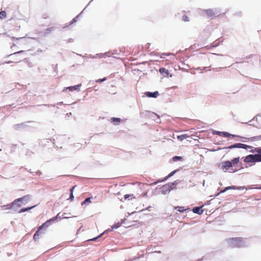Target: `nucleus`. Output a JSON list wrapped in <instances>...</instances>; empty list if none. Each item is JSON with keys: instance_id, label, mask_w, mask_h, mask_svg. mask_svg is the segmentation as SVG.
Here are the masks:
<instances>
[{"instance_id": "obj_11", "label": "nucleus", "mask_w": 261, "mask_h": 261, "mask_svg": "<svg viewBox=\"0 0 261 261\" xmlns=\"http://www.w3.org/2000/svg\"><path fill=\"white\" fill-rule=\"evenodd\" d=\"M81 86V84H79L74 86L68 87L66 88V89H68L70 91H73L74 90L79 91Z\"/></svg>"}, {"instance_id": "obj_32", "label": "nucleus", "mask_w": 261, "mask_h": 261, "mask_svg": "<svg viewBox=\"0 0 261 261\" xmlns=\"http://www.w3.org/2000/svg\"><path fill=\"white\" fill-rule=\"evenodd\" d=\"M53 30H54V28L51 27V28H50L47 29L46 30V31H53Z\"/></svg>"}, {"instance_id": "obj_27", "label": "nucleus", "mask_w": 261, "mask_h": 261, "mask_svg": "<svg viewBox=\"0 0 261 261\" xmlns=\"http://www.w3.org/2000/svg\"><path fill=\"white\" fill-rule=\"evenodd\" d=\"M107 80V77H104L103 79H98V80H96V82L97 83H100V82H102L103 81H105Z\"/></svg>"}, {"instance_id": "obj_10", "label": "nucleus", "mask_w": 261, "mask_h": 261, "mask_svg": "<svg viewBox=\"0 0 261 261\" xmlns=\"http://www.w3.org/2000/svg\"><path fill=\"white\" fill-rule=\"evenodd\" d=\"M202 206L195 207L193 208L192 211L195 214L201 215L203 213V210H202Z\"/></svg>"}, {"instance_id": "obj_18", "label": "nucleus", "mask_w": 261, "mask_h": 261, "mask_svg": "<svg viewBox=\"0 0 261 261\" xmlns=\"http://www.w3.org/2000/svg\"><path fill=\"white\" fill-rule=\"evenodd\" d=\"M188 136L186 134H184V135H182L181 136H177V139L180 140V141H182L185 139H186L187 138H188Z\"/></svg>"}, {"instance_id": "obj_30", "label": "nucleus", "mask_w": 261, "mask_h": 261, "mask_svg": "<svg viewBox=\"0 0 261 261\" xmlns=\"http://www.w3.org/2000/svg\"><path fill=\"white\" fill-rule=\"evenodd\" d=\"M102 234H100V235H99L98 237H96V238H93V239H91V241H95V240H96L97 239V238L100 237L102 236Z\"/></svg>"}, {"instance_id": "obj_26", "label": "nucleus", "mask_w": 261, "mask_h": 261, "mask_svg": "<svg viewBox=\"0 0 261 261\" xmlns=\"http://www.w3.org/2000/svg\"><path fill=\"white\" fill-rule=\"evenodd\" d=\"M233 189L231 187H226L224 190L221 191L220 193H224L226 192L227 190Z\"/></svg>"}, {"instance_id": "obj_3", "label": "nucleus", "mask_w": 261, "mask_h": 261, "mask_svg": "<svg viewBox=\"0 0 261 261\" xmlns=\"http://www.w3.org/2000/svg\"><path fill=\"white\" fill-rule=\"evenodd\" d=\"M22 52H23V50H20V51H18L12 54L11 55H13L14 58H13L12 60L5 61V63H7V64H9L10 63H17V62H20L21 61V58H17L18 54H19L21 53H22Z\"/></svg>"}, {"instance_id": "obj_33", "label": "nucleus", "mask_w": 261, "mask_h": 261, "mask_svg": "<svg viewBox=\"0 0 261 261\" xmlns=\"http://www.w3.org/2000/svg\"><path fill=\"white\" fill-rule=\"evenodd\" d=\"M131 196V195H127V194L125 195H124V198H125V199H126L127 198H128V197H129V196Z\"/></svg>"}, {"instance_id": "obj_21", "label": "nucleus", "mask_w": 261, "mask_h": 261, "mask_svg": "<svg viewBox=\"0 0 261 261\" xmlns=\"http://www.w3.org/2000/svg\"><path fill=\"white\" fill-rule=\"evenodd\" d=\"M75 188V186L73 187L71 189H70V192H71V195L70 196V197H69V199L72 200H73V198H74V196L73 195V189L74 188Z\"/></svg>"}, {"instance_id": "obj_13", "label": "nucleus", "mask_w": 261, "mask_h": 261, "mask_svg": "<svg viewBox=\"0 0 261 261\" xmlns=\"http://www.w3.org/2000/svg\"><path fill=\"white\" fill-rule=\"evenodd\" d=\"M174 208L175 210H177L178 212H179L180 213H183L188 209V208H185V207H184V206H179L174 207Z\"/></svg>"}, {"instance_id": "obj_14", "label": "nucleus", "mask_w": 261, "mask_h": 261, "mask_svg": "<svg viewBox=\"0 0 261 261\" xmlns=\"http://www.w3.org/2000/svg\"><path fill=\"white\" fill-rule=\"evenodd\" d=\"M239 160H240L239 157L234 158L233 160H232L230 161V163L231 164V166L232 167L233 166H234L236 164H237L239 163Z\"/></svg>"}, {"instance_id": "obj_19", "label": "nucleus", "mask_w": 261, "mask_h": 261, "mask_svg": "<svg viewBox=\"0 0 261 261\" xmlns=\"http://www.w3.org/2000/svg\"><path fill=\"white\" fill-rule=\"evenodd\" d=\"M7 16V13L5 11H2L0 12V19H4Z\"/></svg>"}, {"instance_id": "obj_25", "label": "nucleus", "mask_w": 261, "mask_h": 261, "mask_svg": "<svg viewBox=\"0 0 261 261\" xmlns=\"http://www.w3.org/2000/svg\"><path fill=\"white\" fill-rule=\"evenodd\" d=\"M12 204H8V205H4L3 207H5V210H8V209H10L11 208L12 206Z\"/></svg>"}, {"instance_id": "obj_4", "label": "nucleus", "mask_w": 261, "mask_h": 261, "mask_svg": "<svg viewBox=\"0 0 261 261\" xmlns=\"http://www.w3.org/2000/svg\"><path fill=\"white\" fill-rule=\"evenodd\" d=\"M30 196L27 195L21 198L15 199L12 203V204H16L18 202H22L23 204H27L30 200Z\"/></svg>"}, {"instance_id": "obj_22", "label": "nucleus", "mask_w": 261, "mask_h": 261, "mask_svg": "<svg viewBox=\"0 0 261 261\" xmlns=\"http://www.w3.org/2000/svg\"><path fill=\"white\" fill-rule=\"evenodd\" d=\"M23 125H24V123H21L15 124L14 126V127H15V129H18V128H20L21 126H23Z\"/></svg>"}, {"instance_id": "obj_36", "label": "nucleus", "mask_w": 261, "mask_h": 261, "mask_svg": "<svg viewBox=\"0 0 261 261\" xmlns=\"http://www.w3.org/2000/svg\"><path fill=\"white\" fill-rule=\"evenodd\" d=\"M258 189H261V187H260L258 188Z\"/></svg>"}, {"instance_id": "obj_31", "label": "nucleus", "mask_w": 261, "mask_h": 261, "mask_svg": "<svg viewBox=\"0 0 261 261\" xmlns=\"http://www.w3.org/2000/svg\"><path fill=\"white\" fill-rule=\"evenodd\" d=\"M221 133H222V132H218V131H217V132H216V134H217V135H219V136H220L222 135V134H221Z\"/></svg>"}, {"instance_id": "obj_1", "label": "nucleus", "mask_w": 261, "mask_h": 261, "mask_svg": "<svg viewBox=\"0 0 261 261\" xmlns=\"http://www.w3.org/2000/svg\"><path fill=\"white\" fill-rule=\"evenodd\" d=\"M253 152H257L258 154H250L246 156L244 159L245 163L261 162V148H255Z\"/></svg>"}, {"instance_id": "obj_16", "label": "nucleus", "mask_w": 261, "mask_h": 261, "mask_svg": "<svg viewBox=\"0 0 261 261\" xmlns=\"http://www.w3.org/2000/svg\"><path fill=\"white\" fill-rule=\"evenodd\" d=\"M92 197H88L86 198L84 201L82 202V205H88L91 202V199Z\"/></svg>"}, {"instance_id": "obj_17", "label": "nucleus", "mask_w": 261, "mask_h": 261, "mask_svg": "<svg viewBox=\"0 0 261 261\" xmlns=\"http://www.w3.org/2000/svg\"><path fill=\"white\" fill-rule=\"evenodd\" d=\"M35 206L36 205H34V206H31L29 207H27V208H23L19 211V213H21L28 211L29 210H30L32 209L33 208H34Z\"/></svg>"}, {"instance_id": "obj_35", "label": "nucleus", "mask_w": 261, "mask_h": 261, "mask_svg": "<svg viewBox=\"0 0 261 261\" xmlns=\"http://www.w3.org/2000/svg\"><path fill=\"white\" fill-rule=\"evenodd\" d=\"M117 227H118V226H113V227H112V228H117Z\"/></svg>"}, {"instance_id": "obj_24", "label": "nucleus", "mask_w": 261, "mask_h": 261, "mask_svg": "<svg viewBox=\"0 0 261 261\" xmlns=\"http://www.w3.org/2000/svg\"><path fill=\"white\" fill-rule=\"evenodd\" d=\"M177 171V170H174V171H173L172 172H171L167 177L166 178H165V180L167 179L168 177L173 175L174 174V173Z\"/></svg>"}, {"instance_id": "obj_7", "label": "nucleus", "mask_w": 261, "mask_h": 261, "mask_svg": "<svg viewBox=\"0 0 261 261\" xmlns=\"http://www.w3.org/2000/svg\"><path fill=\"white\" fill-rule=\"evenodd\" d=\"M231 167L230 161H227L221 163V169L226 171Z\"/></svg>"}, {"instance_id": "obj_20", "label": "nucleus", "mask_w": 261, "mask_h": 261, "mask_svg": "<svg viewBox=\"0 0 261 261\" xmlns=\"http://www.w3.org/2000/svg\"><path fill=\"white\" fill-rule=\"evenodd\" d=\"M182 159V157L179 156H175L173 157V158H172V160L174 162H176L177 161H181Z\"/></svg>"}, {"instance_id": "obj_29", "label": "nucleus", "mask_w": 261, "mask_h": 261, "mask_svg": "<svg viewBox=\"0 0 261 261\" xmlns=\"http://www.w3.org/2000/svg\"><path fill=\"white\" fill-rule=\"evenodd\" d=\"M165 70H166V69L164 68L160 69V72H164Z\"/></svg>"}, {"instance_id": "obj_15", "label": "nucleus", "mask_w": 261, "mask_h": 261, "mask_svg": "<svg viewBox=\"0 0 261 261\" xmlns=\"http://www.w3.org/2000/svg\"><path fill=\"white\" fill-rule=\"evenodd\" d=\"M221 134H222V135L221 136H223L224 137H230V136H232V137H234L236 136V135H231L230 134H229L227 132H222Z\"/></svg>"}, {"instance_id": "obj_12", "label": "nucleus", "mask_w": 261, "mask_h": 261, "mask_svg": "<svg viewBox=\"0 0 261 261\" xmlns=\"http://www.w3.org/2000/svg\"><path fill=\"white\" fill-rule=\"evenodd\" d=\"M111 121L114 124L116 125L120 122L121 119L119 118L113 117L111 118Z\"/></svg>"}, {"instance_id": "obj_8", "label": "nucleus", "mask_w": 261, "mask_h": 261, "mask_svg": "<svg viewBox=\"0 0 261 261\" xmlns=\"http://www.w3.org/2000/svg\"><path fill=\"white\" fill-rule=\"evenodd\" d=\"M250 147L248 146L246 144H242V143H237L235 144H233L232 145H231L227 147L228 149H232L234 148H241L244 149H247L248 148H249Z\"/></svg>"}, {"instance_id": "obj_2", "label": "nucleus", "mask_w": 261, "mask_h": 261, "mask_svg": "<svg viewBox=\"0 0 261 261\" xmlns=\"http://www.w3.org/2000/svg\"><path fill=\"white\" fill-rule=\"evenodd\" d=\"M59 217V214H58L56 217L47 220L46 222L44 223L42 225L40 226L39 227L37 231L34 234V235L33 236V239L35 241L38 240L39 239L40 236L41 234V232H40V230L42 229V228L44 227H48L49 226V225L50 222L55 221L56 219V218H57Z\"/></svg>"}, {"instance_id": "obj_9", "label": "nucleus", "mask_w": 261, "mask_h": 261, "mask_svg": "<svg viewBox=\"0 0 261 261\" xmlns=\"http://www.w3.org/2000/svg\"><path fill=\"white\" fill-rule=\"evenodd\" d=\"M146 95L149 97L156 98L159 95V93L158 91H155L154 92H147Z\"/></svg>"}, {"instance_id": "obj_6", "label": "nucleus", "mask_w": 261, "mask_h": 261, "mask_svg": "<svg viewBox=\"0 0 261 261\" xmlns=\"http://www.w3.org/2000/svg\"><path fill=\"white\" fill-rule=\"evenodd\" d=\"M11 39L13 41L14 45L25 43L24 41L25 40V39L24 37H11Z\"/></svg>"}, {"instance_id": "obj_23", "label": "nucleus", "mask_w": 261, "mask_h": 261, "mask_svg": "<svg viewBox=\"0 0 261 261\" xmlns=\"http://www.w3.org/2000/svg\"><path fill=\"white\" fill-rule=\"evenodd\" d=\"M182 19L184 21H189V17L186 15H184L182 16Z\"/></svg>"}, {"instance_id": "obj_5", "label": "nucleus", "mask_w": 261, "mask_h": 261, "mask_svg": "<svg viewBox=\"0 0 261 261\" xmlns=\"http://www.w3.org/2000/svg\"><path fill=\"white\" fill-rule=\"evenodd\" d=\"M205 14L207 16L211 18H213L216 16H219V13L217 11H215L213 9H208L204 10Z\"/></svg>"}, {"instance_id": "obj_34", "label": "nucleus", "mask_w": 261, "mask_h": 261, "mask_svg": "<svg viewBox=\"0 0 261 261\" xmlns=\"http://www.w3.org/2000/svg\"><path fill=\"white\" fill-rule=\"evenodd\" d=\"M77 18V17H75V18H73V20H72V23H73L74 22H76V18Z\"/></svg>"}, {"instance_id": "obj_28", "label": "nucleus", "mask_w": 261, "mask_h": 261, "mask_svg": "<svg viewBox=\"0 0 261 261\" xmlns=\"http://www.w3.org/2000/svg\"><path fill=\"white\" fill-rule=\"evenodd\" d=\"M242 238H232L231 239V241H236L237 242L241 241Z\"/></svg>"}]
</instances>
